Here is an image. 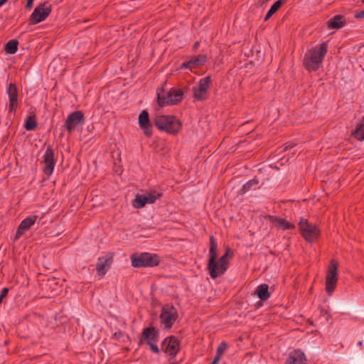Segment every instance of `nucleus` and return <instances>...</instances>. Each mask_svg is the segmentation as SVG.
Instances as JSON below:
<instances>
[{
    "mask_svg": "<svg viewBox=\"0 0 364 364\" xmlns=\"http://www.w3.org/2000/svg\"><path fill=\"white\" fill-rule=\"evenodd\" d=\"M267 218L274 225L276 228L282 230H292L295 228V225L275 215H267Z\"/></svg>",
    "mask_w": 364,
    "mask_h": 364,
    "instance_id": "obj_19",
    "label": "nucleus"
},
{
    "mask_svg": "<svg viewBox=\"0 0 364 364\" xmlns=\"http://www.w3.org/2000/svg\"><path fill=\"white\" fill-rule=\"evenodd\" d=\"M52 6L48 1L40 4L37 6L29 18V23L37 24L44 21L51 13Z\"/></svg>",
    "mask_w": 364,
    "mask_h": 364,
    "instance_id": "obj_6",
    "label": "nucleus"
},
{
    "mask_svg": "<svg viewBox=\"0 0 364 364\" xmlns=\"http://www.w3.org/2000/svg\"><path fill=\"white\" fill-rule=\"evenodd\" d=\"M38 122L35 114L29 115L26 117L24 123V128L27 131H32L36 129Z\"/></svg>",
    "mask_w": 364,
    "mask_h": 364,
    "instance_id": "obj_28",
    "label": "nucleus"
},
{
    "mask_svg": "<svg viewBox=\"0 0 364 364\" xmlns=\"http://www.w3.org/2000/svg\"><path fill=\"white\" fill-rule=\"evenodd\" d=\"M188 64H189V66H190V70H192L193 68H197V66L195 65V63H194V61L193 60L192 58L190 60H188Z\"/></svg>",
    "mask_w": 364,
    "mask_h": 364,
    "instance_id": "obj_37",
    "label": "nucleus"
},
{
    "mask_svg": "<svg viewBox=\"0 0 364 364\" xmlns=\"http://www.w3.org/2000/svg\"><path fill=\"white\" fill-rule=\"evenodd\" d=\"M352 136L359 141L364 140V116L357 124L355 129L352 132Z\"/></svg>",
    "mask_w": 364,
    "mask_h": 364,
    "instance_id": "obj_26",
    "label": "nucleus"
},
{
    "mask_svg": "<svg viewBox=\"0 0 364 364\" xmlns=\"http://www.w3.org/2000/svg\"><path fill=\"white\" fill-rule=\"evenodd\" d=\"M9 288H4L2 289V290L1 291V293H0V304L2 303L3 301V299L4 298H6V296H7L8 293H9Z\"/></svg>",
    "mask_w": 364,
    "mask_h": 364,
    "instance_id": "obj_33",
    "label": "nucleus"
},
{
    "mask_svg": "<svg viewBox=\"0 0 364 364\" xmlns=\"http://www.w3.org/2000/svg\"><path fill=\"white\" fill-rule=\"evenodd\" d=\"M180 341L177 337L169 336L165 338L162 341L161 350L171 358H173L176 356L180 350Z\"/></svg>",
    "mask_w": 364,
    "mask_h": 364,
    "instance_id": "obj_10",
    "label": "nucleus"
},
{
    "mask_svg": "<svg viewBox=\"0 0 364 364\" xmlns=\"http://www.w3.org/2000/svg\"><path fill=\"white\" fill-rule=\"evenodd\" d=\"M221 355L216 354L214 360L218 363V361L220 360Z\"/></svg>",
    "mask_w": 364,
    "mask_h": 364,
    "instance_id": "obj_39",
    "label": "nucleus"
},
{
    "mask_svg": "<svg viewBox=\"0 0 364 364\" xmlns=\"http://www.w3.org/2000/svg\"><path fill=\"white\" fill-rule=\"evenodd\" d=\"M345 18L342 15H336L328 21V27L331 28H341L345 25Z\"/></svg>",
    "mask_w": 364,
    "mask_h": 364,
    "instance_id": "obj_25",
    "label": "nucleus"
},
{
    "mask_svg": "<svg viewBox=\"0 0 364 364\" xmlns=\"http://www.w3.org/2000/svg\"><path fill=\"white\" fill-rule=\"evenodd\" d=\"M180 69L181 70H183V69H190V66H189L188 62V61L183 62L181 65Z\"/></svg>",
    "mask_w": 364,
    "mask_h": 364,
    "instance_id": "obj_35",
    "label": "nucleus"
},
{
    "mask_svg": "<svg viewBox=\"0 0 364 364\" xmlns=\"http://www.w3.org/2000/svg\"><path fill=\"white\" fill-rule=\"evenodd\" d=\"M177 309L173 306H164L161 308L159 319L165 328H171L178 318Z\"/></svg>",
    "mask_w": 364,
    "mask_h": 364,
    "instance_id": "obj_8",
    "label": "nucleus"
},
{
    "mask_svg": "<svg viewBox=\"0 0 364 364\" xmlns=\"http://www.w3.org/2000/svg\"><path fill=\"white\" fill-rule=\"evenodd\" d=\"M18 42L17 40L12 39L8 41L6 45L4 50L8 54H14L18 50Z\"/></svg>",
    "mask_w": 364,
    "mask_h": 364,
    "instance_id": "obj_29",
    "label": "nucleus"
},
{
    "mask_svg": "<svg viewBox=\"0 0 364 364\" xmlns=\"http://www.w3.org/2000/svg\"><path fill=\"white\" fill-rule=\"evenodd\" d=\"M289 149V146H285V147H284V150H287V149Z\"/></svg>",
    "mask_w": 364,
    "mask_h": 364,
    "instance_id": "obj_43",
    "label": "nucleus"
},
{
    "mask_svg": "<svg viewBox=\"0 0 364 364\" xmlns=\"http://www.w3.org/2000/svg\"><path fill=\"white\" fill-rule=\"evenodd\" d=\"M286 2V0H278L276 2H274L272 6L270 7V9H269V11H267L266 16H264V20L266 21H268L271 16L275 14L280 8L281 6L284 4Z\"/></svg>",
    "mask_w": 364,
    "mask_h": 364,
    "instance_id": "obj_27",
    "label": "nucleus"
},
{
    "mask_svg": "<svg viewBox=\"0 0 364 364\" xmlns=\"http://www.w3.org/2000/svg\"><path fill=\"white\" fill-rule=\"evenodd\" d=\"M33 1L34 0H27L26 4V8L27 9H30L32 7Z\"/></svg>",
    "mask_w": 364,
    "mask_h": 364,
    "instance_id": "obj_36",
    "label": "nucleus"
},
{
    "mask_svg": "<svg viewBox=\"0 0 364 364\" xmlns=\"http://www.w3.org/2000/svg\"><path fill=\"white\" fill-rule=\"evenodd\" d=\"M232 256L233 252L229 247H227L225 254L222 255L218 260L221 263L220 267L224 268V266L228 267V257H232Z\"/></svg>",
    "mask_w": 364,
    "mask_h": 364,
    "instance_id": "obj_30",
    "label": "nucleus"
},
{
    "mask_svg": "<svg viewBox=\"0 0 364 364\" xmlns=\"http://www.w3.org/2000/svg\"><path fill=\"white\" fill-rule=\"evenodd\" d=\"M38 218V215H33L23 219L18 226L14 239L16 240H18L28 230L31 228L32 225H34Z\"/></svg>",
    "mask_w": 364,
    "mask_h": 364,
    "instance_id": "obj_17",
    "label": "nucleus"
},
{
    "mask_svg": "<svg viewBox=\"0 0 364 364\" xmlns=\"http://www.w3.org/2000/svg\"><path fill=\"white\" fill-rule=\"evenodd\" d=\"M285 364H306V358L301 350H294L289 354Z\"/></svg>",
    "mask_w": 364,
    "mask_h": 364,
    "instance_id": "obj_20",
    "label": "nucleus"
},
{
    "mask_svg": "<svg viewBox=\"0 0 364 364\" xmlns=\"http://www.w3.org/2000/svg\"><path fill=\"white\" fill-rule=\"evenodd\" d=\"M195 65L198 67L204 65L207 61V56L205 54H200L192 58Z\"/></svg>",
    "mask_w": 364,
    "mask_h": 364,
    "instance_id": "obj_31",
    "label": "nucleus"
},
{
    "mask_svg": "<svg viewBox=\"0 0 364 364\" xmlns=\"http://www.w3.org/2000/svg\"><path fill=\"white\" fill-rule=\"evenodd\" d=\"M255 294L259 297L261 301H266L270 296L269 292V286L267 284H262L257 287Z\"/></svg>",
    "mask_w": 364,
    "mask_h": 364,
    "instance_id": "obj_24",
    "label": "nucleus"
},
{
    "mask_svg": "<svg viewBox=\"0 0 364 364\" xmlns=\"http://www.w3.org/2000/svg\"><path fill=\"white\" fill-rule=\"evenodd\" d=\"M154 125L160 130L172 135L178 134L182 129L179 119L173 115H159L154 119Z\"/></svg>",
    "mask_w": 364,
    "mask_h": 364,
    "instance_id": "obj_3",
    "label": "nucleus"
},
{
    "mask_svg": "<svg viewBox=\"0 0 364 364\" xmlns=\"http://www.w3.org/2000/svg\"><path fill=\"white\" fill-rule=\"evenodd\" d=\"M43 163L45 164L43 170V173L47 176H50L55 165L54 150L51 146H48L46 149L43 156Z\"/></svg>",
    "mask_w": 364,
    "mask_h": 364,
    "instance_id": "obj_13",
    "label": "nucleus"
},
{
    "mask_svg": "<svg viewBox=\"0 0 364 364\" xmlns=\"http://www.w3.org/2000/svg\"><path fill=\"white\" fill-rule=\"evenodd\" d=\"M210 364H218V363L213 360Z\"/></svg>",
    "mask_w": 364,
    "mask_h": 364,
    "instance_id": "obj_42",
    "label": "nucleus"
},
{
    "mask_svg": "<svg viewBox=\"0 0 364 364\" xmlns=\"http://www.w3.org/2000/svg\"><path fill=\"white\" fill-rule=\"evenodd\" d=\"M355 18H364V9L359 11V12H357L355 14Z\"/></svg>",
    "mask_w": 364,
    "mask_h": 364,
    "instance_id": "obj_34",
    "label": "nucleus"
},
{
    "mask_svg": "<svg viewBox=\"0 0 364 364\" xmlns=\"http://www.w3.org/2000/svg\"><path fill=\"white\" fill-rule=\"evenodd\" d=\"M211 78L210 76L201 78L197 86L193 87V97L197 101L205 100L208 97V90L210 87Z\"/></svg>",
    "mask_w": 364,
    "mask_h": 364,
    "instance_id": "obj_11",
    "label": "nucleus"
},
{
    "mask_svg": "<svg viewBox=\"0 0 364 364\" xmlns=\"http://www.w3.org/2000/svg\"><path fill=\"white\" fill-rule=\"evenodd\" d=\"M199 44H200L199 41H196L195 42V43L193 46V51H196L198 49V48L199 46Z\"/></svg>",
    "mask_w": 364,
    "mask_h": 364,
    "instance_id": "obj_38",
    "label": "nucleus"
},
{
    "mask_svg": "<svg viewBox=\"0 0 364 364\" xmlns=\"http://www.w3.org/2000/svg\"><path fill=\"white\" fill-rule=\"evenodd\" d=\"M132 265L136 268L153 267L159 264L161 259L158 255L149 252L136 253L131 255Z\"/></svg>",
    "mask_w": 364,
    "mask_h": 364,
    "instance_id": "obj_5",
    "label": "nucleus"
},
{
    "mask_svg": "<svg viewBox=\"0 0 364 364\" xmlns=\"http://www.w3.org/2000/svg\"><path fill=\"white\" fill-rule=\"evenodd\" d=\"M218 244L213 235L210 236L209 259L208 262V270L212 279H216L224 274L228 267H220L221 263L217 261Z\"/></svg>",
    "mask_w": 364,
    "mask_h": 364,
    "instance_id": "obj_2",
    "label": "nucleus"
},
{
    "mask_svg": "<svg viewBox=\"0 0 364 364\" xmlns=\"http://www.w3.org/2000/svg\"><path fill=\"white\" fill-rule=\"evenodd\" d=\"M228 344L225 341L221 342L217 348L216 354L222 356L225 350L228 348Z\"/></svg>",
    "mask_w": 364,
    "mask_h": 364,
    "instance_id": "obj_32",
    "label": "nucleus"
},
{
    "mask_svg": "<svg viewBox=\"0 0 364 364\" xmlns=\"http://www.w3.org/2000/svg\"><path fill=\"white\" fill-rule=\"evenodd\" d=\"M119 335H121V332H116V333H114V336L119 337Z\"/></svg>",
    "mask_w": 364,
    "mask_h": 364,
    "instance_id": "obj_41",
    "label": "nucleus"
},
{
    "mask_svg": "<svg viewBox=\"0 0 364 364\" xmlns=\"http://www.w3.org/2000/svg\"><path fill=\"white\" fill-rule=\"evenodd\" d=\"M7 93L9 97V112H15L18 107V90L16 84L9 85Z\"/></svg>",
    "mask_w": 364,
    "mask_h": 364,
    "instance_id": "obj_18",
    "label": "nucleus"
},
{
    "mask_svg": "<svg viewBox=\"0 0 364 364\" xmlns=\"http://www.w3.org/2000/svg\"><path fill=\"white\" fill-rule=\"evenodd\" d=\"M112 262L113 255L112 253H108L104 257H99L96 264V270L98 276L100 277L105 276L107 270L110 268Z\"/></svg>",
    "mask_w": 364,
    "mask_h": 364,
    "instance_id": "obj_16",
    "label": "nucleus"
},
{
    "mask_svg": "<svg viewBox=\"0 0 364 364\" xmlns=\"http://www.w3.org/2000/svg\"><path fill=\"white\" fill-rule=\"evenodd\" d=\"M363 2L364 3V0H363Z\"/></svg>",
    "mask_w": 364,
    "mask_h": 364,
    "instance_id": "obj_44",
    "label": "nucleus"
},
{
    "mask_svg": "<svg viewBox=\"0 0 364 364\" xmlns=\"http://www.w3.org/2000/svg\"><path fill=\"white\" fill-rule=\"evenodd\" d=\"M159 340V330L154 326L144 328L139 336L138 345L146 343L149 346L152 353L159 354L160 349L157 346Z\"/></svg>",
    "mask_w": 364,
    "mask_h": 364,
    "instance_id": "obj_4",
    "label": "nucleus"
},
{
    "mask_svg": "<svg viewBox=\"0 0 364 364\" xmlns=\"http://www.w3.org/2000/svg\"><path fill=\"white\" fill-rule=\"evenodd\" d=\"M139 126L146 137H151L153 134V126L149 119V114L146 110H143L139 115Z\"/></svg>",
    "mask_w": 364,
    "mask_h": 364,
    "instance_id": "obj_15",
    "label": "nucleus"
},
{
    "mask_svg": "<svg viewBox=\"0 0 364 364\" xmlns=\"http://www.w3.org/2000/svg\"><path fill=\"white\" fill-rule=\"evenodd\" d=\"M169 102L171 105H178L183 99L184 90L182 88H171L169 91Z\"/></svg>",
    "mask_w": 364,
    "mask_h": 364,
    "instance_id": "obj_22",
    "label": "nucleus"
},
{
    "mask_svg": "<svg viewBox=\"0 0 364 364\" xmlns=\"http://www.w3.org/2000/svg\"><path fill=\"white\" fill-rule=\"evenodd\" d=\"M259 188V180L255 177L254 178L248 181L245 183L242 188L240 190L239 193L241 195L246 193L250 191H255Z\"/></svg>",
    "mask_w": 364,
    "mask_h": 364,
    "instance_id": "obj_23",
    "label": "nucleus"
},
{
    "mask_svg": "<svg viewBox=\"0 0 364 364\" xmlns=\"http://www.w3.org/2000/svg\"><path fill=\"white\" fill-rule=\"evenodd\" d=\"M161 196V193H157L156 195L152 193H148L147 195L136 194L132 202V205L135 208H142L147 203H154Z\"/></svg>",
    "mask_w": 364,
    "mask_h": 364,
    "instance_id": "obj_14",
    "label": "nucleus"
},
{
    "mask_svg": "<svg viewBox=\"0 0 364 364\" xmlns=\"http://www.w3.org/2000/svg\"><path fill=\"white\" fill-rule=\"evenodd\" d=\"M338 282V262L331 259L326 277V291L331 294L336 289Z\"/></svg>",
    "mask_w": 364,
    "mask_h": 364,
    "instance_id": "obj_9",
    "label": "nucleus"
},
{
    "mask_svg": "<svg viewBox=\"0 0 364 364\" xmlns=\"http://www.w3.org/2000/svg\"><path fill=\"white\" fill-rule=\"evenodd\" d=\"M8 0H0V7L2 6Z\"/></svg>",
    "mask_w": 364,
    "mask_h": 364,
    "instance_id": "obj_40",
    "label": "nucleus"
},
{
    "mask_svg": "<svg viewBox=\"0 0 364 364\" xmlns=\"http://www.w3.org/2000/svg\"><path fill=\"white\" fill-rule=\"evenodd\" d=\"M169 93L166 92L164 86L157 90L156 102L159 107H164L167 105H171V103L169 102Z\"/></svg>",
    "mask_w": 364,
    "mask_h": 364,
    "instance_id": "obj_21",
    "label": "nucleus"
},
{
    "mask_svg": "<svg viewBox=\"0 0 364 364\" xmlns=\"http://www.w3.org/2000/svg\"><path fill=\"white\" fill-rule=\"evenodd\" d=\"M299 228L300 233L304 239L311 242L314 240L317 239L320 235V230L314 225L309 223L308 220L301 218L299 223Z\"/></svg>",
    "mask_w": 364,
    "mask_h": 364,
    "instance_id": "obj_7",
    "label": "nucleus"
},
{
    "mask_svg": "<svg viewBox=\"0 0 364 364\" xmlns=\"http://www.w3.org/2000/svg\"><path fill=\"white\" fill-rule=\"evenodd\" d=\"M85 116L82 111H75L70 113L65 120V127L71 133L75 127L83 124Z\"/></svg>",
    "mask_w": 364,
    "mask_h": 364,
    "instance_id": "obj_12",
    "label": "nucleus"
},
{
    "mask_svg": "<svg viewBox=\"0 0 364 364\" xmlns=\"http://www.w3.org/2000/svg\"><path fill=\"white\" fill-rule=\"evenodd\" d=\"M327 42L311 48L304 58V65L309 71H316L319 69L327 53Z\"/></svg>",
    "mask_w": 364,
    "mask_h": 364,
    "instance_id": "obj_1",
    "label": "nucleus"
}]
</instances>
